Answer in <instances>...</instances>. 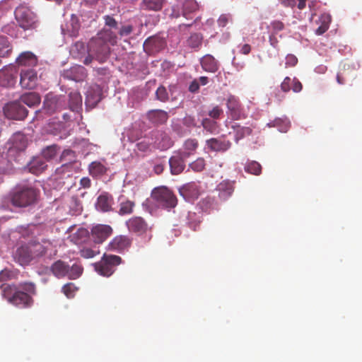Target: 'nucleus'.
Segmentation results:
<instances>
[{"label": "nucleus", "instance_id": "nucleus-1", "mask_svg": "<svg viewBox=\"0 0 362 362\" xmlns=\"http://www.w3.org/2000/svg\"><path fill=\"white\" fill-rule=\"evenodd\" d=\"M103 20V28L90 40L91 52L95 54L96 59L100 63H103L107 59L110 53V46L117 45L118 39V22L110 15L104 16Z\"/></svg>", "mask_w": 362, "mask_h": 362}, {"label": "nucleus", "instance_id": "nucleus-2", "mask_svg": "<svg viewBox=\"0 0 362 362\" xmlns=\"http://www.w3.org/2000/svg\"><path fill=\"white\" fill-rule=\"evenodd\" d=\"M0 288L4 299L22 309L30 308L34 303L33 296L37 294L35 284L30 281L21 282L18 285L3 284Z\"/></svg>", "mask_w": 362, "mask_h": 362}, {"label": "nucleus", "instance_id": "nucleus-3", "mask_svg": "<svg viewBox=\"0 0 362 362\" xmlns=\"http://www.w3.org/2000/svg\"><path fill=\"white\" fill-rule=\"evenodd\" d=\"M40 191L28 184L18 185L11 193V202L17 207H27L35 204Z\"/></svg>", "mask_w": 362, "mask_h": 362}, {"label": "nucleus", "instance_id": "nucleus-4", "mask_svg": "<svg viewBox=\"0 0 362 362\" xmlns=\"http://www.w3.org/2000/svg\"><path fill=\"white\" fill-rule=\"evenodd\" d=\"M50 270L53 275L58 279L67 276L69 279H76L81 276L83 269L81 265L78 264H74L70 267L66 262L57 260L52 264Z\"/></svg>", "mask_w": 362, "mask_h": 362}, {"label": "nucleus", "instance_id": "nucleus-5", "mask_svg": "<svg viewBox=\"0 0 362 362\" xmlns=\"http://www.w3.org/2000/svg\"><path fill=\"white\" fill-rule=\"evenodd\" d=\"M124 262L120 256L116 255L103 254L100 260L95 262V270L101 276L110 277L116 271L117 266Z\"/></svg>", "mask_w": 362, "mask_h": 362}, {"label": "nucleus", "instance_id": "nucleus-6", "mask_svg": "<svg viewBox=\"0 0 362 362\" xmlns=\"http://www.w3.org/2000/svg\"><path fill=\"white\" fill-rule=\"evenodd\" d=\"M151 198L158 206L165 209L174 208L177 204L176 196L166 187L155 188L151 192Z\"/></svg>", "mask_w": 362, "mask_h": 362}, {"label": "nucleus", "instance_id": "nucleus-7", "mask_svg": "<svg viewBox=\"0 0 362 362\" xmlns=\"http://www.w3.org/2000/svg\"><path fill=\"white\" fill-rule=\"evenodd\" d=\"M15 18L18 25L24 30L35 29L38 21L35 13L25 6H20L15 10Z\"/></svg>", "mask_w": 362, "mask_h": 362}, {"label": "nucleus", "instance_id": "nucleus-8", "mask_svg": "<svg viewBox=\"0 0 362 362\" xmlns=\"http://www.w3.org/2000/svg\"><path fill=\"white\" fill-rule=\"evenodd\" d=\"M31 252H33V256L35 259L47 255L49 258H52L53 256L56 255L57 250L55 247L53 245L52 243L48 240H43L42 242H30L28 243Z\"/></svg>", "mask_w": 362, "mask_h": 362}, {"label": "nucleus", "instance_id": "nucleus-9", "mask_svg": "<svg viewBox=\"0 0 362 362\" xmlns=\"http://www.w3.org/2000/svg\"><path fill=\"white\" fill-rule=\"evenodd\" d=\"M5 116L10 119L23 120L28 115V110L19 101H13L6 104L4 107Z\"/></svg>", "mask_w": 362, "mask_h": 362}, {"label": "nucleus", "instance_id": "nucleus-10", "mask_svg": "<svg viewBox=\"0 0 362 362\" xmlns=\"http://www.w3.org/2000/svg\"><path fill=\"white\" fill-rule=\"evenodd\" d=\"M18 69L15 65L4 66L0 69V86L12 87L15 85L18 77Z\"/></svg>", "mask_w": 362, "mask_h": 362}, {"label": "nucleus", "instance_id": "nucleus-11", "mask_svg": "<svg viewBox=\"0 0 362 362\" xmlns=\"http://www.w3.org/2000/svg\"><path fill=\"white\" fill-rule=\"evenodd\" d=\"M126 226L130 233L142 235L151 230L148 223L141 216H133L126 221Z\"/></svg>", "mask_w": 362, "mask_h": 362}, {"label": "nucleus", "instance_id": "nucleus-12", "mask_svg": "<svg viewBox=\"0 0 362 362\" xmlns=\"http://www.w3.org/2000/svg\"><path fill=\"white\" fill-rule=\"evenodd\" d=\"M132 244V238L128 235H119L115 236L108 244L107 250L123 253L127 251Z\"/></svg>", "mask_w": 362, "mask_h": 362}, {"label": "nucleus", "instance_id": "nucleus-13", "mask_svg": "<svg viewBox=\"0 0 362 362\" xmlns=\"http://www.w3.org/2000/svg\"><path fill=\"white\" fill-rule=\"evenodd\" d=\"M20 76V84L23 88L34 89L37 86V73L33 68L21 70Z\"/></svg>", "mask_w": 362, "mask_h": 362}, {"label": "nucleus", "instance_id": "nucleus-14", "mask_svg": "<svg viewBox=\"0 0 362 362\" xmlns=\"http://www.w3.org/2000/svg\"><path fill=\"white\" fill-rule=\"evenodd\" d=\"M62 76L64 78L81 82L87 77V71L83 66L75 65L69 69L64 70Z\"/></svg>", "mask_w": 362, "mask_h": 362}, {"label": "nucleus", "instance_id": "nucleus-15", "mask_svg": "<svg viewBox=\"0 0 362 362\" xmlns=\"http://www.w3.org/2000/svg\"><path fill=\"white\" fill-rule=\"evenodd\" d=\"M207 148L211 151L224 152L231 147V142L225 136L218 138H211L206 141Z\"/></svg>", "mask_w": 362, "mask_h": 362}, {"label": "nucleus", "instance_id": "nucleus-16", "mask_svg": "<svg viewBox=\"0 0 362 362\" xmlns=\"http://www.w3.org/2000/svg\"><path fill=\"white\" fill-rule=\"evenodd\" d=\"M112 233V228L108 225H97L91 229V237L94 243H103Z\"/></svg>", "mask_w": 362, "mask_h": 362}, {"label": "nucleus", "instance_id": "nucleus-17", "mask_svg": "<svg viewBox=\"0 0 362 362\" xmlns=\"http://www.w3.org/2000/svg\"><path fill=\"white\" fill-rule=\"evenodd\" d=\"M226 105L228 112L233 119L238 120L245 118V115L243 112L240 101L236 97L233 95L229 96Z\"/></svg>", "mask_w": 362, "mask_h": 362}, {"label": "nucleus", "instance_id": "nucleus-18", "mask_svg": "<svg viewBox=\"0 0 362 362\" xmlns=\"http://www.w3.org/2000/svg\"><path fill=\"white\" fill-rule=\"evenodd\" d=\"M165 41L158 36H152L147 38L144 43V49L148 54H154L165 47Z\"/></svg>", "mask_w": 362, "mask_h": 362}, {"label": "nucleus", "instance_id": "nucleus-19", "mask_svg": "<svg viewBox=\"0 0 362 362\" xmlns=\"http://www.w3.org/2000/svg\"><path fill=\"white\" fill-rule=\"evenodd\" d=\"M114 199L108 192L101 193L97 198L95 209L101 212H110L113 210Z\"/></svg>", "mask_w": 362, "mask_h": 362}, {"label": "nucleus", "instance_id": "nucleus-20", "mask_svg": "<svg viewBox=\"0 0 362 362\" xmlns=\"http://www.w3.org/2000/svg\"><path fill=\"white\" fill-rule=\"evenodd\" d=\"M235 189V182L228 180H223L216 187L218 196L221 201L227 200L233 194Z\"/></svg>", "mask_w": 362, "mask_h": 362}, {"label": "nucleus", "instance_id": "nucleus-21", "mask_svg": "<svg viewBox=\"0 0 362 362\" xmlns=\"http://www.w3.org/2000/svg\"><path fill=\"white\" fill-rule=\"evenodd\" d=\"M185 158L187 157H184L181 151H178L169 159L170 172L173 175H179L185 170Z\"/></svg>", "mask_w": 362, "mask_h": 362}, {"label": "nucleus", "instance_id": "nucleus-22", "mask_svg": "<svg viewBox=\"0 0 362 362\" xmlns=\"http://www.w3.org/2000/svg\"><path fill=\"white\" fill-rule=\"evenodd\" d=\"M15 259L21 265H27L35 259L28 244L18 247L15 254Z\"/></svg>", "mask_w": 362, "mask_h": 362}, {"label": "nucleus", "instance_id": "nucleus-23", "mask_svg": "<svg viewBox=\"0 0 362 362\" xmlns=\"http://www.w3.org/2000/svg\"><path fill=\"white\" fill-rule=\"evenodd\" d=\"M180 193L186 200L193 201L199 195V186L194 182H189L180 189Z\"/></svg>", "mask_w": 362, "mask_h": 362}, {"label": "nucleus", "instance_id": "nucleus-24", "mask_svg": "<svg viewBox=\"0 0 362 362\" xmlns=\"http://www.w3.org/2000/svg\"><path fill=\"white\" fill-rule=\"evenodd\" d=\"M16 62L21 66L34 67L37 64V58L33 52L26 51L20 54Z\"/></svg>", "mask_w": 362, "mask_h": 362}, {"label": "nucleus", "instance_id": "nucleus-25", "mask_svg": "<svg viewBox=\"0 0 362 362\" xmlns=\"http://www.w3.org/2000/svg\"><path fill=\"white\" fill-rule=\"evenodd\" d=\"M146 117L148 119L155 124H162L165 123L168 119V114L163 110H149Z\"/></svg>", "mask_w": 362, "mask_h": 362}, {"label": "nucleus", "instance_id": "nucleus-26", "mask_svg": "<svg viewBox=\"0 0 362 362\" xmlns=\"http://www.w3.org/2000/svg\"><path fill=\"white\" fill-rule=\"evenodd\" d=\"M108 168L101 161H93L88 165V173L93 177H100L106 174Z\"/></svg>", "mask_w": 362, "mask_h": 362}, {"label": "nucleus", "instance_id": "nucleus-27", "mask_svg": "<svg viewBox=\"0 0 362 362\" xmlns=\"http://www.w3.org/2000/svg\"><path fill=\"white\" fill-rule=\"evenodd\" d=\"M28 168L31 173L39 175L46 169L47 164L44 158L35 157L29 162Z\"/></svg>", "mask_w": 362, "mask_h": 362}, {"label": "nucleus", "instance_id": "nucleus-28", "mask_svg": "<svg viewBox=\"0 0 362 362\" xmlns=\"http://www.w3.org/2000/svg\"><path fill=\"white\" fill-rule=\"evenodd\" d=\"M201 65L204 71L211 73L217 71L219 67L218 62L211 54H206L202 58Z\"/></svg>", "mask_w": 362, "mask_h": 362}, {"label": "nucleus", "instance_id": "nucleus-29", "mask_svg": "<svg viewBox=\"0 0 362 362\" xmlns=\"http://www.w3.org/2000/svg\"><path fill=\"white\" fill-rule=\"evenodd\" d=\"M40 96L35 92H30L22 95L20 98L21 103L30 107L37 106L40 103Z\"/></svg>", "mask_w": 362, "mask_h": 362}, {"label": "nucleus", "instance_id": "nucleus-30", "mask_svg": "<svg viewBox=\"0 0 362 362\" xmlns=\"http://www.w3.org/2000/svg\"><path fill=\"white\" fill-rule=\"evenodd\" d=\"M231 128L233 129L235 133V141L238 143L240 139H243L247 136H250L252 129L250 127L240 126L238 123L232 124Z\"/></svg>", "mask_w": 362, "mask_h": 362}, {"label": "nucleus", "instance_id": "nucleus-31", "mask_svg": "<svg viewBox=\"0 0 362 362\" xmlns=\"http://www.w3.org/2000/svg\"><path fill=\"white\" fill-rule=\"evenodd\" d=\"M199 146V142L196 139H187L183 144L184 151L181 153L184 157L189 158L194 155Z\"/></svg>", "mask_w": 362, "mask_h": 362}, {"label": "nucleus", "instance_id": "nucleus-32", "mask_svg": "<svg viewBox=\"0 0 362 362\" xmlns=\"http://www.w3.org/2000/svg\"><path fill=\"white\" fill-rule=\"evenodd\" d=\"M13 52V45L5 35H0V57L8 58Z\"/></svg>", "mask_w": 362, "mask_h": 362}, {"label": "nucleus", "instance_id": "nucleus-33", "mask_svg": "<svg viewBox=\"0 0 362 362\" xmlns=\"http://www.w3.org/2000/svg\"><path fill=\"white\" fill-rule=\"evenodd\" d=\"M165 0H142L140 8L145 11H158L161 10Z\"/></svg>", "mask_w": 362, "mask_h": 362}, {"label": "nucleus", "instance_id": "nucleus-34", "mask_svg": "<svg viewBox=\"0 0 362 362\" xmlns=\"http://www.w3.org/2000/svg\"><path fill=\"white\" fill-rule=\"evenodd\" d=\"M356 78L355 72L349 69L344 66L339 70L337 75V81L339 84H345L348 80H353Z\"/></svg>", "mask_w": 362, "mask_h": 362}, {"label": "nucleus", "instance_id": "nucleus-35", "mask_svg": "<svg viewBox=\"0 0 362 362\" xmlns=\"http://www.w3.org/2000/svg\"><path fill=\"white\" fill-rule=\"evenodd\" d=\"M135 202L127 199H120L119 203L118 214L120 216L129 215L133 213Z\"/></svg>", "mask_w": 362, "mask_h": 362}, {"label": "nucleus", "instance_id": "nucleus-36", "mask_svg": "<svg viewBox=\"0 0 362 362\" xmlns=\"http://www.w3.org/2000/svg\"><path fill=\"white\" fill-rule=\"evenodd\" d=\"M199 8V5L195 0H185L182 4V16L187 19H192L190 16L196 12Z\"/></svg>", "mask_w": 362, "mask_h": 362}, {"label": "nucleus", "instance_id": "nucleus-37", "mask_svg": "<svg viewBox=\"0 0 362 362\" xmlns=\"http://www.w3.org/2000/svg\"><path fill=\"white\" fill-rule=\"evenodd\" d=\"M69 97V107L73 111H78L82 105V97L77 91L71 92Z\"/></svg>", "mask_w": 362, "mask_h": 362}, {"label": "nucleus", "instance_id": "nucleus-38", "mask_svg": "<svg viewBox=\"0 0 362 362\" xmlns=\"http://www.w3.org/2000/svg\"><path fill=\"white\" fill-rule=\"evenodd\" d=\"M60 160L63 163L62 168H67L69 164L76 162V156L75 152L71 149L64 150L61 155Z\"/></svg>", "mask_w": 362, "mask_h": 362}, {"label": "nucleus", "instance_id": "nucleus-39", "mask_svg": "<svg viewBox=\"0 0 362 362\" xmlns=\"http://www.w3.org/2000/svg\"><path fill=\"white\" fill-rule=\"evenodd\" d=\"M86 100L93 103H98L101 100V90L98 86L89 88L86 93Z\"/></svg>", "mask_w": 362, "mask_h": 362}, {"label": "nucleus", "instance_id": "nucleus-40", "mask_svg": "<svg viewBox=\"0 0 362 362\" xmlns=\"http://www.w3.org/2000/svg\"><path fill=\"white\" fill-rule=\"evenodd\" d=\"M331 22V16L329 14L324 13L320 18V25L316 29L315 33L318 35L324 34L329 28Z\"/></svg>", "mask_w": 362, "mask_h": 362}, {"label": "nucleus", "instance_id": "nucleus-41", "mask_svg": "<svg viewBox=\"0 0 362 362\" xmlns=\"http://www.w3.org/2000/svg\"><path fill=\"white\" fill-rule=\"evenodd\" d=\"M201 124L204 129H205L210 134L216 133L219 127L218 122H216L214 119H211L210 118H204L202 120Z\"/></svg>", "mask_w": 362, "mask_h": 362}, {"label": "nucleus", "instance_id": "nucleus-42", "mask_svg": "<svg viewBox=\"0 0 362 362\" xmlns=\"http://www.w3.org/2000/svg\"><path fill=\"white\" fill-rule=\"evenodd\" d=\"M245 170L250 174L259 175L262 173V166L257 161H250L245 165Z\"/></svg>", "mask_w": 362, "mask_h": 362}, {"label": "nucleus", "instance_id": "nucleus-43", "mask_svg": "<svg viewBox=\"0 0 362 362\" xmlns=\"http://www.w3.org/2000/svg\"><path fill=\"white\" fill-rule=\"evenodd\" d=\"M206 161L204 158L199 157L189 164V168L196 173H199L205 169Z\"/></svg>", "mask_w": 362, "mask_h": 362}, {"label": "nucleus", "instance_id": "nucleus-44", "mask_svg": "<svg viewBox=\"0 0 362 362\" xmlns=\"http://www.w3.org/2000/svg\"><path fill=\"white\" fill-rule=\"evenodd\" d=\"M59 150V146L54 144L47 146L45 148H44L42 153L45 158L47 160H51L56 156Z\"/></svg>", "mask_w": 362, "mask_h": 362}, {"label": "nucleus", "instance_id": "nucleus-45", "mask_svg": "<svg viewBox=\"0 0 362 362\" xmlns=\"http://www.w3.org/2000/svg\"><path fill=\"white\" fill-rule=\"evenodd\" d=\"M87 48L83 42H76L73 45L71 49V53L75 57H80L81 54L85 53Z\"/></svg>", "mask_w": 362, "mask_h": 362}, {"label": "nucleus", "instance_id": "nucleus-46", "mask_svg": "<svg viewBox=\"0 0 362 362\" xmlns=\"http://www.w3.org/2000/svg\"><path fill=\"white\" fill-rule=\"evenodd\" d=\"M62 292L68 298H72L74 297L78 288L74 283H67L63 286Z\"/></svg>", "mask_w": 362, "mask_h": 362}, {"label": "nucleus", "instance_id": "nucleus-47", "mask_svg": "<svg viewBox=\"0 0 362 362\" xmlns=\"http://www.w3.org/2000/svg\"><path fill=\"white\" fill-rule=\"evenodd\" d=\"M269 127H276L279 129L281 132H287L288 129V122L286 120L281 119H276L273 122L268 124Z\"/></svg>", "mask_w": 362, "mask_h": 362}, {"label": "nucleus", "instance_id": "nucleus-48", "mask_svg": "<svg viewBox=\"0 0 362 362\" xmlns=\"http://www.w3.org/2000/svg\"><path fill=\"white\" fill-rule=\"evenodd\" d=\"M202 36L199 34L194 33L187 40V44L192 48H198L202 45Z\"/></svg>", "mask_w": 362, "mask_h": 362}, {"label": "nucleus", "instance_id": "nucleus-49", "mask_svg": "<svg viewBox=\"0 0 362 362\" xmlns=\"http://www.w3.org/2000/svg\"><path fill=\"white\" fill-rule=\"evenodd\" d=\"M117 35L122 38L124 37H127L132 33L134 31V27L131 24H125L122 25L121 27L118 26Z\"/></svg>", "mask_w": 362, "mask_h": 362}, {"label": "nucleus", "instance_id": "nucleus-50", "mask_svg": "<svg viewBox=\"0 0 362 362\" xmlns=\"http://www.w3.org/2000/svg\"><path fill=\"white\" fill-rule=\"evenodd\" d=\"M17 272L8 269H4L0 272V281H6L15 279Z\"/></svg>", "mask_w": 362, "mask_h": 362}, {"label": "nucleus", "instance_id": "nucleus-51", "mask_svg": "<svg viewBox=\"0 0 362 362\" xmlns=\"http://www.w3.org/2000/svg\"><path fill=\"white\" fill-rule=\"evenodd\" d=\"M99 253H100L99 250H94L89 247H83L79 252L81 257L86 258V259L93 258L95 256L98 255Z\"/></svg>", "mask_w": 362, "mask_h": 362}, {"label": "nucleus", "instance_id": "nucleus-52", "mask_svg": "<svg viewBox=\"0 0 362 362\" xmlns=\"http://www.w3.org/2000/svg\"><path fill=\"white\" fill-rule=\"evenodd\" d=\"M64 129V124L62 123H50L47 132L54 136L59 135L62 130Z\"/></svg>", "mask_w": 362, "mask_h": 362}, {"label": "nucleus", "instance_id": "nucleus-53", "mask_svg": "<svg viewBox=\"0 0 362 362\" xmlns=\"http://www.w3.org/2000/svg\"><path fill=\"white\" fill-rule=\"evenodd\" d=\"M156 98L161 102H165L169 98L166 88L163 86L158 88L156 92Z\"/></svg>", "mask_w": 362, "mask_h": 362}, {"label": "nucleus", "instance_id": "nucleus-54", "mask_svg": "<svg viewBox=\"0 0 362 362\" xmlns=\"http://www.w3.org/2000/svg\"><path fill=\"white\" fill-rule=\"evenodd\" d=\"M223 113V110L219 106L216 105L214 107L212 110L209 111L208 115L210 117V119L215 120L219 119Z\"/></svg>", "mask_w": 362, "mask_h": 362}, {"label": "nucleus", "instance_id": "nucleus-55", "mask_svg": "<svg viewBox=\"0 0 362 362\" xmlns=\"http://www.w3.org/2000/svg\"><path fill=\"white\" fill-rule=\"evenodd\" d=\"M292 79L288 77V76H286L283 82L281 83V90L284 92V93H288L290 91V90L291 89V85H292Z\"/></svg>", "mask_w": 362, "mask_h": 362}, {"label": "nucleus", "instance_id": "nucleus-56", "mask_svg": "<svg viewBox=\"0 0 362 362\" xmlns=\"http://www.w3.org/2000/svg\"><path fill=\"white\" fill-rule=\"evenodd\" d=\"M272 28V33L276 34L278 32L281 31L284 28V24L280 21H274L270 24Z\"/></svg>", "mask_w": 362, "mask_h": 362}, {"label": "nucleus", "instance_id": "nucleus-57", "mask_svg": "<svg viewBox=\"0 0 362 362\" xmlns=\"http://www.w3.org/2000/svg\"><path fill=\"white\" fill-rule=\"evenodd\" d=\"M71 25H72V30H71V35L75 36L77 35L78 31L80 28V24H79L78 19L76 17H74V15H72V16H71Z\"/></svg>", "mask_w": 362, "mask_h": 362}, {"label": "nucleus", "instance_id": "nucleus-58", "mask_svg": "<svg viewBox=\"0 0 362 362\" xmlns=\"http://www.w3.org/2000/svg\"><path fill=\"white\" fill-rule=\"evenodd\" d=\"M183 124L187 127H196L195 119L189 115L185 116L182 119Z\"/></svg>", "mask_w": 362, "mask_h": 362}, {"label": "nucleus", "instance_id": "nucleus-59", "mask_svg": "<svg viewBox=\"0 0 362 362\" xmlns=\"http://www.w3.org/2000/svg\"><path fill=\"white\" fill-rule=\"evenodd\" d=\"M88 55L84 59L83 64L85 65H89L93 59H96V56L91 52V41H90L88 45Z\"/></svg>", "mask_w": 362, "mask_h": 362}, {"label": "nucleus", "instance_id": "nucleus-60", "mask_svg": "<svg viewBox=\"0 0 362 362\" xmlns=\"http://www.w3.org/2000/svg\"><path fill=\"white\" fill-rule=\"evenodd\" d=\"M230 20V16L229 15L222 14L218 19V24L221 27H225Z\"/></svg>", "mask_w": 362, "mask_h": 362}, {"label": "nucleus", "instance_id": "nucleus-61", "mask_svg": "<svg viewBox=\"0 0 362 362\" xmlns=\"http://www.w3.org/2000/svg\"><path fill=\"white\" fill-rule=\"evenodd\" d=\"M298 62V59L293 54H288L286 58V66H294Z\"/></svg>", "mask_w": 362, "mask_h": 362}, {"label": "nucleus", "instance_id": "nucleus-62", "mask_svg": "<svg viewBox=\"0 0 362 362\" xmlns=\"http://www.w3.org/2000/svg\"><path fill=\"white\" fill-rule=\"evenodd\" d=\"M291 83H292L291 89L293 90V92L299 93L302 90V88H303L302 83L298 79L294 78L292 80Z\"/></svg>", "mask_w": 362, "mask_h": 362}, {"label": "nucleus", "instance_id": "nucleus-63", "mask_svg": "<svg viewBox=\"0 0 362 362\" xmlns=\"http://www.w3.org/2000/svg\"><path fill=\"white\" fill-rule=\"evenodd\" d=\"M80 185L83 188H89L91 185V181L90 178L88 177H82L80 180Z\"/></svg>", "mask_w": 362, "mask_h": 362}, {"label": "nucleus", "instance_id": "nucleus-64", "mask_svg": "<svg viewBox=\"0 0 362 362\" xmlns=\"http://www.w3.org/2000/svg\"><path fill=\"white\" fill-rule=\"evenodd\" d=\"M137 148L141 151H146L149 149V144L145 141H140L137 144Z\"/></svg>", "mask_w": 362, "mask_h": 362}]
</instances>
